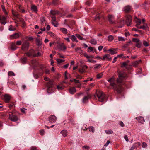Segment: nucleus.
Listing matches in <instances>:
<instances>
[{
  "label": "nucleus",
  "mask_w": 150,
  "mask_h": 150,
  "mask_svg": "<svg viewBox=\"0 0 150 150\" xmlns=\"http://www.w3.org/2000/svg\"><path fill=\"white\" fill-rule=\"evenodd\" d=\"M27 58L25 57H23L21 58L20 61L21 63L23 64H25L26 63Z\"/></svg>",
  "instance_id": "23"
},
{
  "label": "nucleus",
  "mask_w": 150,
  "mask_h": 150,
  "mask_svg": "<svg viewBox=\"0 0 150 150\" xmlns=\"http://www.w3.org/2000/svg\"><path fill=\"white\" fill-rule=\"evenodd\" d=\"M85 71V69L82 68L81 69H79L78 70V71L81 73H83Z\"/></svg>",
  "instance_id": "56"
},
{
  "label": "nucleus",
  "mask_w": 150,
  "mask_h": 150,
  "mask_svg": "<svg viewBox=\"0 0 150 150\" xmlns=\"http://www.w3.org/2000/svg\"><path fill=\"white\" fill-rule=\"evenodd\" d=\"M91 96L88 94L87 96H85L82 99V102L83 103H85L88 101V99L91 98Z\"/></svg>",
  "instance_id": "13"
},
{
  "label": "nucleus",
  "mask_w": 150,
  "mask_h": 150,
  "mask_svg": "<svg viewBox=\"0 0 150 150\" xmlns=\"http://www.w3.org/2000/svg\"><path fill=\"white\" fill-rule=\"evenodd\" d=\"M132 41L136 43H138V42L140 41L139 39H138L136 38H133L132 39Z\"/></svg>",
  "instance_id": "42"
},
{
  "label": "nucleus",
  "mask_w": 150,
  "mask_h": 150,
  "mask_svg": "<svg viewBox=\"0 0 150 150\" xmlns=\"http://www.w3.org/2000/svg\"><path fill=\"white\" fill-rule=\"evenodd\" d=\"M57 88L59 90H61L63 89L64 87L62 85H59L57 86Z\"/></svg>",
  "instance_id": "47"
},
{
  "label": "nucleus",
  "mask_w": 150,
  "mask_h": 150,
  "mask_svg": "<svg viewBox=\"0 0 150 150\" xmlns=\"http://www.w3.org/2000/svg\"><path fill=\"white\" fill-rule=\"evenodd\" d=\"M69 93L72 94H74L76 92V89L75 87H73L70 88L69 90Z\"/></svg>",
  "instance_id": "20"
},
{
  "label": "nucleus",
  "mask_w": 150,
  "mask_h": 150,
  "mask_svg": "<svg viewBox=\"0 0 150 150\" xmlns=\"http://www.w3.org/2000/svg\"><path fill=\"white\" fill-rule=\"evenodd\" d=\"M26 110L25 108H23L21 109V111L22 112L25 113V110Z\"/></svg>",
  "instance_id": "59"
},
{
  "label": "nucleus",
  "mask_w": 150,
  "mask_h": 150,
  "mask_svg": "<svg viewBox=\"0 0 150 150\" xmlns=\"http://www.w3.org/2000/svg\"><path fill=\"white\" fill-rule=\"evenodd\" d=\"M108 20L109 22L111 24H113L115 23L114 21V17L113 15H109L108 16Z\"/></svg>",
  "instance_id": "11"
},
{
  "label": "nucleus",
  "mask_w": 150,
  "mask_h": 150,
  "mask_svg": "<svg viewBox=\"0 0 150 150\" xmlns=\"http://www.w3.org/2000/svg\"><path fill=\"white\" fill-rule=\"evenodd\" d=\"M1 7L2 8L3 11L4 12V13L6 14H7V13L6 11L4 6L3 5H1Z\"/></svg>",
  "instance_id": "37"
},
{
  "label": "nucleus",
  "mask_w": 150,
  "mask_h": 150,
  "mask_svg": "<svg viewBox=\"0 0 150 150\" xmlns=\"http://www.w3.org/2000/svg\"><path fill=\"white\" fill-rule=\"evenodd\" d=\"M8 75L9 76H15V74L13 72L10 71L8 72Z\"/></svg>",
  "instance_id": "36"
},
{
  "label": "nucleus",
  "mask_w": 150,
  "mask_h": 150,
  "mask_svg": "<svg viewBox=\"0 0 150 150\" xmlns=\"http://www.w3.org/2000/svg\"><path fill=\"white\" fill-rule=\"evenodd\" d=\"M56 60L58 63H62L64 61V60L60 59H57Z\"/></svg>",
  "instance_id": "48"
},
{
  "label": "nucleus",
  "mask_w": 150,
  "mask_h": 150,
  "mask_svg": "<svg viewBox=\"0 0 150 150\" xmlns=\"http://www.w3.org/2000/svg\"><path fill=\"white\" fill-rule=\"evenodd\" d=\"M141 62V60H139L138 61H136L134 62H133L132 65L134 67H136L138 66V65L139 64V62Z\"/></svg>",
  "instance_id": "22"
},
{
  "label": "nucleus",
  "mask_w": 150,
  "mask_h": 150,
  "mask_svg": "<svg viewBox=\"0 0 150 150\" xmlns=\"http://www.w3.org/2000/svg\"><path fill=\"white\" fill-rule=\"evenodd\" d=\"M17 48L18 47L16 46L15 43H11L10 45V48L12 50L14 51L16 50Z\"/></svg>",
  "instance_id": "18"
},
{
  "label": "nucleus",
  "mask_w": 150,
  "mask_h": 150,
  "mask_svg": "<svg viewBox=\"0 0 150 150\" xmlns=\"http://www.w3.org/2000/svg\"><path fill=\"white\" fill-rule=\"evenodd\" d=\"M119 124L122 127H124L125 126L124 124L122 121H120L119 123Z\"/></svg>",
  "instance_id": "64"
},
{
  "label": "nucleus",
  "mask_w": 150,
  "mask_h": 150,
  "mask_svg": "<svg viewBox=\"0 0 150 150\" xmlns=\"http://www.w3.org/2000/svg\"><path fill=\"white\" fill-rule=\"evenodd\" d=\"M90 42L91 44L93 45H96L97 43V41L96 40L94 39H92L90 41Z\"/></svg>",
  "instance_id": "26"
},
{
  "label": "nucleus",
  "mask_w": 150,
  "mask_h": 150,
  "mask_svg": "<svg viewBox=\"0 0 150 150\" xmlns=\"http://www.w3.org/2000/svg\"><path fill=\"white\" fill-rule=\"evenodd\" d=\"M83 149H86L88 150L89 149V147L88 146H83Z\"/></svg>",
  "instance_id": "61"
},
{
  "label": "nucleus",
  "mask_w": 150,
  "mask_h": 150,
  "mask_svg": "<svg viewBox=\"0 0 150 150\" xmlns=\"http://www.w3.org/2000/svg\"><path fill=\"white\" fill-rule=\"evenodd\" d=\"M11 97L9 95L6 94L4 95V101L6 103H8L10 100Z\"/></svg>",
  "instance_id": "10"
},
{
  "label": "nucleus",
  "mask_w": 150,
  "mask_h": 150,
  "mask_svg": "<svg viewBox=\"0 0 150 150\" xmlns=\"http://www.w3.org/2000/svg\"><path fill=\"white\" fill-rule=\"evenodd\" d=\"M35 42H36L37 45L38 46H40L42 44V41L39 38H37L35 40Z\"/></svg>",
  "instance_id": "21"
},
{
  "label": "nucleus",
  "mask_w": 150,
  "mask_h": 150,
  "mask_svg": "<svg viewBox=\"0 0 150 150\" xmlns=\"http://www.w3.org/2000/svg\"><path fill=\"white\" fill-rule=\"evenodd\" d=\"M16 29L12 25H11L9 27L8 30L10 31H14L16 30Z\"/></svg>",
  "instance_id": "33"
},
{
  "label": "nucleus",
  "mask_w": 150,
  "mask_h": 150,
  "mask_svg": "<svg viewBox=\"0 0 150 150\" xmlns=\"http://www.w3.org/2000/svg\"><path fill=\"white\" fill-rule=\"evenodd\" d=\"M40 134L43 135L45 134V131L44 129H42L40 131Z\"/></svg>",
  "instance_id": "57"
},
{
  "label": "nucleus",
  "mask_w": 150,
  "mask_h": 150,
  "mask_svg": "<svg viewBox=\"0 0 150 150\" xmlns=\"http://www.w3.org/2000/svg\"><path fill=\"white\" fill-rule=\"evenodd\" d=\"M134 21L137 23L136 25V26L139 29H145L147 25L144 24L142 26H140V24L142 23L141 20L138 18L137 17H135L134 18Z\"/></svg>",
  "instance_id": "3"
},
{
  "label": "nucleus",
  "mask_w": 150,
  "mask_h": 150,
  "mask_svg": "<svg viewBox=\"0 0 150 150\" xmlns=\"http://www.w3.org/2000/svg\"><path fill=\"white\" fill-rule=\"evenodd\" d=\"M58 46L60 47L61 50H65L66 49V47L65 46H63L62 45L59 44Z\"/></svg>",
  "instance_id": "38"
},
{
  "label": "nucleus",
  "mask_w": 150,
  "mask_h": 150,
  "mask_svg": "<svg viewBox=\"0 0 150 150\" xmlns=\"http://www.w3.org/2000/svg\"><path fill=\"white\" fill-rule=\"evenodd\" d=\"M59 2L58 0H53L52 3L53 4L56 5L58 4Z\"/></svg>",
  "instance_id": "46"
},
{
  "label": "nucleus",
  "mask_w": 150,
  "mask_h": 150,
  "mask_svg": "<svg viewBox=\"0 0 150 150\" xmlns=\"http://www.w3.org/2000/svg\"><path fill=\"white\" fill-rule=\"evenodd\" d=\"M9 117L11 121L16 122L18 120V118L17 116L13 115L11 112H10L9 114Z\"/></svg>",
  "instance_id": "6"
},
{
  "label": "nucleus",
  "mask_w": 150,
  "mask_h": 150,
  "mask_svg": "<svg viewBox=\"0 0 150 150\" xmlns=\"http://www.w3.org/2000/svg\"><path fill=\"white\" fill-rule=\"evenodd\" d=\"M101 18L99 14H97L95 17V19L96 20H98Z\"/></svg>",
  "instance_id": "53"
},
{
  "label": "nucleus",
  "mask_w": 150,
  "mask_h": 150,
  "mask_svg": "<svg viewBox=\"0 0 150 150\" xmlns=\"http://www.w3.org/2000/svg\"><path fill=\"white\" fill-rule=\"evenodd\" d=\"M30 150H38L37 148L35 146H32L30 148Z\"/></svg>",
  "instance_id": "62"
},
{
  "label": "nucleus",
  "mask_w": 150,
  "mask_h": 150,
  "mask_svg": "<svg viewBox=\"0 0 150 150\" xmlns=\"http://www.w3.org/2000/svg\"><path fill=\"white\" fill-rule=\"evenodd\" d=\"M142 147L143 148H146L147 146V144L145 142H143L142 143Z\"/></svg>",
  "instance_id": "50"
},
{
  "label": "nucleus",
  "mask_w": 150,
  "mask_h": 150,
  "mask_svg": "<svg viewBox=\"0 0 150 150\" xmlns=\"http://www.w3.org/2000/svg\"><path fill=\"white\" fill-rule=\"evenodd\" d=\"M21 41H17L16 42V45H20L21 44Z\"/></svg>",
  "instance_id": "60"
},
{
  "label": "nucleus",
  "mask_w": 150,
  "mask_h": 150,
  "mask_svg": "<svg viewBox=\"0 0 150 150\" xmlns=\"http://www.w3.org/2000/svg\"><path fill=\"white\" fill-rule=\"evenodd\" d=\"M105 132L106 134H110L113 133V132L112 130H106L105 131Z\"/></svg>",
  "instance_id": "41"
},
{
  "label": "nucleus",
  "mask_w": 150,
  "mask_h": 150,
  "mask_svg": "<svg viewBox=\"0 0 150 150\" xmlns=\"http://www.w3.org/2000/svg\"><path fill=\"white\" fill-rule=\"evenodd\" d=\"M40 69L42 70V71L43 72L44 71H45V73L46 74H50V71L48 69H47L45 68H44V67L42 66L41 67Z\"/></svg>",
  "instance_id": "17"
},
{
  "label": "nucleus",
  "mask_w": 150,
  "mask_h": 150,
  "mask_svg": "<svg viewBox=\"0 0 150 150\" xmlns=\"http://www.w3.org/2000/svg\"><path fill=\"white\" fill-rule=\"evenodd\" d=\"M29 43L27 41L24 42L22 44L21 49L25 51L28 50L29 48Z\"/></svg>",
  "instance_id": "7"
},
{
  "label": "nucleus",
  "mask_w": 150,
  "mask_h": 150,
  "mask_svg": "<svg viewBox=\"0 0 150 150\" xmlns=\"http://www.w3.org/2000/svg\"><path fill=\"white\" fill-rule=\"evenodd\" d=\"M60 30L64 34H67V30L65 28H61Z\"/></svg>",
  "instance_id": "30"
},
{
  "label": "nucleus",
  "mask_w": 150,
  "mask_h": 150,
  "mask_svg": "<svg viewBox=\"0 0 150 150\" xmlns=\"http://www.w3.org/2000/svg\"><path fill=\"white\" fill-rule=\"evenodd\" d=\"M118 77L117 79L116 83H115V77L113 76L108 80L110 83V85L112 88L116 91L117 93H120L122 91L121 86L125 83V80L127 77V74L125 72L119 71L118 72Z\"/></svg>",
  "instance_id": "1"
},
{
  "label": "nucleus",
  "mask_w": 150,
  "mask_h": 150,
  "mask_svg": "<svg viewBox=\"0 0 150 150\" xmlns=\"http://www.w3.org/2000/svg\"><path fill=\"white\" fill-rule=\"evenodd\" d=\"M143 44L146 47L148 46H149V43L147 42L146 41H143Z\"/></svg>",
  "instance_id": "51"
},
{
  "label": "nucleus",
  "mask_w": 150,
  "mask_h": 150,
  "mask_svg": "<svg viewBox=\"0 0 150 150\" xmlns=\"http://www.w3.org/2000/svg\"><path fill=\"white\" fill-rule=\"evenodd\" d=\"M122 66L124 67H125L126 68V67L127 66V64L126 63V62H124L123 63H122Z\"/></svg>",
  "instance_id": "63"
},
{
  "label": "nucleus",
  "mask_w": 150,
  "mask_h": 150,
  "mask_svg": "<svg viewBox=\"0 0 150 150\" xmlns=\"http://www.w3.org/2000/svg\"><path fill=\"white\" fill-rule=\"evenodd\" d=\"M61 133L64 137H65L67 135V132L65 130H62L61 131Z\"/></svg>",
  "instance_id": "25"
},
{
  "label": "nucleus",
  "mask_w": 150,
  "mask_h": 150,
  "mask_svg": "<svg viewBox=\"0 0 150 150\" xmlns=\"http://www.w3.org/2000/svg\"><path fill=\"white\" fill-rule=\"evenodd\" d=\"M41 54L40 52H38L37 54H33V57H38L39 56H41Z\"/></svg>",
  "instance_id": "45"
},
{
  "label": "nucleus",
  "mask_w": 150,
  "mask_h": 150,
  "mask_svg": "<svg viewBox=\"0 0 150 150\" xmlns=\"http://www.w3.org/2000/svg\"><path fill=\"white\" fill-rule=\"evenodd\" d=\"M1 21V24L5 25L6 23V18L4 16H3L2 17H0Z\"/></svg>",
  "instance_id": "16"
},
{
  "label": "nucleus",
  "mask_w": 150,
  "mask_h": 150,
  "mask_svg": "<svg viewBox=\"0 0 150 150\" xmlns=\"http://www.w3.org/2000/svg\"><path fill=\"white\" fill-rule=\"evenodd\" d=\"M134 144L135 146V147H136L137 148L140 146L141 145L140 143L139 142H137V143H134Z\"/></svg>",
  "instance_id": "49"
},
{
  "label": "nucleus",
  "mask_w": 150,
  "mask_h": 150,
  "mask_svg": "<svg viewBox=\"0 0 150 150\" xmlns=\"http://www.w3.org/2000/svg\"><path fill=\"white\" fill-rule=\"evenodd\" d=\"M52 23L55 27H57L58 25V24L57 22H52Z\"/></svg>",
  "instance_id": "55"
},
{
  "label": "nucleus",
  "mask_w": 150,
  "mask_h": 150,
  "mask_svg": "<svg viewBox=\"0 0 150 150\" xmlns=\"http://www.w3.org/2000/svg\"><path fill=\"white\" fill-rule=\"evenodd\" d=\"M70 38L71 39L73 42H78V41L76 39V36L74 35H72L69 36Z\"/></svg>",
  "instance_id": "19"
},
{
  "label": "nucleus",
  "mask_w": 150,
  "mask_h": 150,
  "mask_svg": "<svg viewBox=\"0 0 150 150\" xmlns=\"http://www.w3.org/2000/svg\"><path fill=\"white\" fill-rule=\"evenodd\" d=\"M126 39V38L122 37L119 36L118 37V40L119 41H124Z\"/></svg>",
  "instance_id": "31"
},
{
  "label": "nucleus",
  "mask_w": 150,
  "mask_h": 150,
  "mask_svg": "<svg viewBox=\"0 0 150 150\" xmlns=\"http://www.w3.org/2000/svg\"><path fill=\"white\" fill-rule=\"evenodd\" d=\"M46 86L47 87L48 93L50 94L53 92L54 91V81L52 80L49 81L47 83Z\"/></svg>",
  "instance_id": "2"
},
{
  "label": "nucleus",
  "mask_w": 150,
  "mask_h": 150,
  "mask_svg": "<svg viewBox=\"0 0 150 150\" xmlns=\"http://www.w3.org/2000/svg\"><path fill=\"white\" fill-rule=\"evenodd\" d=\"M88 62H89L91 63H96V61L94 60L93 59H88Z\"/></svg>",
  "instance_id": "58"
},
{
  "label": "nucleus",
  "mask_w": 150,
  "mask_h": 150,
  "mask_svg": "<svg viewBox=\"0 0 150 150\" xmlns=\"http://www.w3.org/2000/svg\"><path fill=\"white\" fill-rule=\"evenodd\" d=\"M51 17L52 19V22H56V17L55 16H52Z\"/></svg>",
  "instance_id": "54"
},
{
  "label": "nucleus",
  "mask_w": 150,
  "mask_h": 150,
  "mask_svg": "<svg viewBox=\"0 0 150 150\" xmlns=\"http://www.w3.org/2000/svg\"><path fill=\"white\" fill-rule=\"evenodd\" d=\"M131 8V6L129 5H127L124 7L123 11L126 13H129L130 12Z\"/></svg>",
  "instance_id": "12"
},
{
  "label": "nucleus",
  "mask_w": 150,
  "mask_h": 150,
  "mask_svg": "<svg viewBox=\"0 0 150 150\" xmlns=\"http://www.w3.org/2000/svg\"><path fill=\"white\" fill-rule=\"evenodd\" d=\"M89 129L90 131L94 133V127L92 126H91L89 127Z\"/></svg>",
  "instance_id": "40"
},
{
  "label": "nucleus",
  "mask_w": 150,
  "mask_h": 150,
  "mask_svg": "<svg viewBox=\"0 0 150 150\" xmlns=\"http://www.w3.org/2000/svg\"><path fill=\"white\" fill-rule=\"evenodd\" d=\"M58 12L57 11L51 10L50 11V13L52 16H54L55 15L58 14Z\"/></svg>",
  "instance_id": "28"
},
{
  "label": "nucleus",
  "mask_w": 150,
  "mask_h": 150,
  "mask_svg": "<svg viewBox=\"0 0 150 150\" xmlns=\"http://www.w3.org/2000/svg\"><path fill=\"white\" fill-rule=\"evenodd\" d=\"M108 51L110 52V53L111 54H114L116 53L115 49H110L108 50Z\"/></svg>",
  "instance_id": "29"
},
{
  "label": "nucleus",
  "mask_w": 150,
  "mask_h": 150,
  "mask_svg": "<svg viewBox=\"0 0 150 150\" xmlns=\"http://www.w3.org/2000/svg\"><path fill=\"white\" fill-rule=\"evenodd\" d=\"M96 94L98 98L99 101L103 102L105 101L106 98V96L103 92L99 90L96 91Z\"/></svg>",
  "instance_id": "4"
},
{
  "label": "nucleus",
  "mask_w": 150,
  "mask_h": 150,
  "mask_svg": "<svg viewBox=\"0 0 150 150\" xmlns=\"http://www.w3.org/2000/svg\"><path fill=\"white\" fill-rule=\"evenodd\" d=\"M142 44V42L140 41L139 42L136 44V47L137 48H139L141 47Z\"/></svg>",
  "instance_id": "39"
},
{
  "label": "nucleus",
  "mask_w": 150,
  "mask_h": 150,
  "mask_svg": "<svg viewBox=\"0 0 150 150\" xmlns=\"http://www.w3.org/2000/svg\"><path fill=\"white\" fill-rule=\"evenodd\" d=\"M101 67V65L99 64H97L95 65L94 67L95 69H97L100 68Z\"/></svg>",
  "instance_id": "52"
},
{
  "label": "nucleus",
  "mask_w": 150,
  "mask_h": 150,
  "mask_svg": "<svg viewBox=\"0 0 150 150\" xmlns=\"http://www.w3.org/2000/svg\"><path fill=\"white\" fill-rule=\"evenodd\" d=\"M8 107L11 108L15 106V103L14 102H11L8 105Z\"/></svg>",
  "instance_id": "24"
},
{
  "label": "nucleus",
  "mask_w": 150,
  "mask_h": 150,
  "mask_svg": "<svg viewBox=\"0 0 150 150\" xmlns=\"http://www.w3.org/2000/svg\"><path fill=\"white\" fill-rule=\"evenodd\" d=\"M35 51L33 49H31L29 50L28 52L25 53L28 57H30L32 56L33 57V54H35Z\"/></svg>",
  "instance_id": "9"
},
{
  "label": "nucleus",
  "mask_w": 150,
  "mask_h": 150,
  "mask_svg": "<svg viewBox=\"0 0 150 150\" xmlns=\"http://www.w3.org/2000/svg\"><path fill=\"white\" fill-rule=\"evenodd\" d=\"M126 24L128 26H130L132 22V17L129 15H127L126 16Z\"/></svg>",
  "instance_id": "5"
},
{
  "label": "nucleus",
  "mask_w": 150,
  "mask_h": 150,
  "mask_svg": "<svg viewBox=\"0 0 150 150\" xmlns=\"http://www.w3.org/2000/svg\"><path fill=\"white\" fill-rule=\"evenodd\" d=\"M40 20L41 22V24L42 25L43 24L45 21V19L44 17H41L40 18Z\"/></svg>",
  "instance_id": "44"
},
{
  "label": "nucleus",
  "mask_w": 150,
  "mask_h": 150,
  "mask_svg": "<svg viewBox=\"0 0 150 150\" xmlns=\"http://www.w3.org/2000/svg\"><path fill=\"white\" fill-rule=\"evenodd\" d=\"M110 55L108 54H105L103 56L102 58L103 60H108V57H109Z\"/></svg>",
  "instance_id": "27"
},
{
  "label": "nucleus",
  "mask_w": 150,
  "mask_h": 150,
  "mask_svg": "<svg viewBox=\"0 0 150 150\" xmlns=\"http://www.w3.org/2000/svg\"><path fill=\"white\" fill-rule=\"evenodd\" d=\"M124 24V21L123 20H120L119 22L120 25L118 26L119 28H122Z\"/></svg>",
  "instance_id": "32"
},
{
  "label": "nucleus",
  "mask_w": 150,
  "mask_h": 150,
  "mask_svg": "<svg viewBox=\"0 0 150 150\" xmlns=\"http://www.w3.org/2000/svg\"><path fill=\"white\" fill-rule=\"evenodd\" d=\"M114 39V37L112 35H110L108 37V40L109 41H112Z\"/></svg>",
  "instance_id": "35"
},
{
  "label": "nucleus",
  "mask_w": 150,
  "mask_h": 150,
  "mask_svg": "<svg viewBox=\"0 0 150 150\" xmlns=\"http://www.w3.org/2000/svg\"><path fill=\"white\" fill-rule=\"evenodd\" d=\"M76 37L78 38L80 40H84V38L83 37H81L80 35L78 34H76Z\"/></svg>",
  "instance_id": "43"
},
{
  "label": "nucleus",
  "mask_w": 150,
  "mask_h": 150,
  "mask_svg": "<svg viewBox=\"0 0 150 150\" xmlns=\"http://www.w3.org/2000/svg\"><path fill=\"white\" fill-rule=\"evenodd\" d=\"M31 9L32 10L35 12L38 11L37 7L35 5L32 6L31 7Z\"/></svg>",
  "instance_id": "34"
},
{
  "label": "nucleus",
  "mask_w": 150,
  "mask_h": 150,
  "mask_svg": "<svg viewBox=\"0 0 150 150\" xmlns=\"http://www.w3.org/2000/svg\"><path fill=\"white\" fill-rule=\"evenodd\" d=\"M19 34L18 33H15L10 36V38L11 39H17L19 37Z\"/></svg>",
  "instance_id": "14"
},
{
  "label": "nucleus",
  "mask_w": 150,
  "mask_h": 150,
  "mask_svg": "<svg viewBox=\"0 0 150 150\" xmlns=\"http://www.w3.org/2000/svg\"><path fill=\"white\" fill-rule=\"evenodd\" d=\"M57 120L56 117L54 115H50L48 118V120L51 123H54Z\"/></svg>",
  "instance_id": "8"
},
{
  "label": "nucleus",
  "mask_w": 150,
  "mask_h": 150,
  "mask_svg": "<svg viewBox=\"0 0 150 150\" xmlns=\"http://www.w3.org/2000/svg\"><path fill=\"white\" fill-rule=\"evenodd\" d=\"M138 122L142 124H143L144 123L145 121L144 118L142 116H139L138 117L136 118Z\"/></svg>",
  "instance_id": "15"
}]
</instances>
